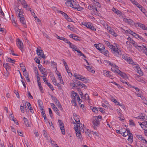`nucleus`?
I'll return each instance as SVG.
<instances>
[{
	"label": "nucleus",
	"mask_w": 147,
	"mask_h": 147,
	"mask_svg": "<svg viewBox=\"0 0 147 147\" xmlns=\"http://www.w3.org/2000/svg\"><path fill=\"white\" fill-rule=\"evenodd\" d=\"M81 127H78V125H76V126L74 127L75 129L76 134L77 136L78 137H80L81 136L80 132H84V131L83 127H82V125L80 124Z\"/></svg>",
	"instance_id": "obj_1"
},
{
	"label": "nucleus",
	"mask_w": 147,
	"mask_h": 147,
	"mask_svg": "<svg viewBox=\"0 0 147 147\" xmlns=\"http://www.w3.org/2000/svg\"><path fill=\"white\" fill-rule=\"evenodd\" d=\"M19 18L20 22L23 24V26L26 28L27 27L26 25V24L25 20L24 17V16L23 15V10L20 9L19 10Z\"/></svg>",
	"instance_id": "obj_2"
},
{
	"label": "nucleus",
	"mask_w": 147,
	"mask_h": 147,
	"mask_svg": "<svg viewBox=\"0 0 147 147\" xmlns=\"http://www.w3.org/2000/svg\"><path fill=\"white\" fill-rule=\"evenodd\" d=\"M82 24L87 27V28H89L92 30H96V29L95 27L93 26L92 24L90 22H82Z\"/></svg>",
	"instance_id": "obj_3"
},
{
	"label": "nucleus",
	"mask_w": 147,
	"mask_h": 147,
	"mask_svg": "<svg viewBox=\"0 0 147 147\" xmlns=\"http://www.w3.org/2000/svg\"><path fill=\"white\" fill-rule=\"evenodd\" d=\"M111 50L113 51V52L114 54L117 56L118 57L122 54L120 50L118 49L117 47H115V46H114V47H113Z\"/></svg>",
	"instance_id": "obj_4"
},
{
	"label": "nucleus",
	"mask_w": 147,
	"mask_h": 147,
	"mask_svg": "<svg viewBox=\"0 0 147 147\" xmlns=\"http://www.w3.org/2000/svg\"><path fill=\"white\" fill-rule=\"evenodd\" d=\"M40 49L41 48L40 47H39L38 48H37L36 49L37 54L38 56L45 59L46 57H45L43 50Z\"/></svg>",
	"instance_id": "obj_5"
},
{
	"label": "nucleus",
	"mask_w": 147,
	"mask_h": 147,
	"mask_svg": "<svg viewBox=\"0 0 147 147\" xmlns=\"http://www.w3.org/2000/svg\"><path fill=\"white\" fill-rule=\"evenodd\" d=\"M42 76L43 77V79L44 82L48 86L49 88L50 89H51L52 91L54 90V88H53V86L52 85H51V83L48 82V80H47V78L46 77L44 76Z\"/></svg>",
	"instance_id": "obj_6"
},
{
	"label": "nucleus",
	"mask_w": 147,
	"mask_h": 147,
	"mask_svg": "<svg viewBox=\"0 0 147 147\" xmlns=\"http://www.w3.org/2000/svg\"><path fill=\"white\" fill-rule=\"evenodd\" d=\"M94 46L101 53H102V50L104 49V46L100 44H94Z\"/></svg>",
	"instance_id": "obj_7"
},
{
	"label": "nucleus",
	"mask_w": 147,
	"mask_h": 147,
	"mask_svg": "<svg viewBox=\"0 0 147 147\" xmlns=\"http://www.w3.org/2000/svg\"><path fill=\"white\" fill-rule=\"evenodd\" d=\"M78 76L79 77H78L76 78L77 79L80 80L84 83L88 82L89 80L88 79H87L85 77H84L81 75H79Z\"/></svg>",
	"instance_id": "obj_8"
},
{
	"label": "nucleus",
	"mask_w": 147,
	"mask_h": 147,
	"mask_svg": "<svg viewBox=\"0 0 147 147\" xmlns=\"http://www.w3.org/2000/svg\"><path fill=\"white\" fill-rule=\"evenodd\" d=\"M92 123L94 126H98L99 124V120L97 117L94 118L93 121Z\"/></svg>",
	"instance_id": "obj_9"
},
{
	"label": "nucleus",
	"mask_w": 147,
	"mask_h": 147,
	"mask_svg": "<svg viewBox=\"0 0 147 147\" xmlns=\"http://www.w3.org/2000/svg\"><path fill=\"white\" fill-rule=\"evenodd\" d=\"M17 45L19 48L21 50L23 49L24 47V45L23 43L20 40L18 39L17 43Z\"/></svg>",
	"instance_id": "obj_10"
},
{
	"label": "nucleus",
	"mask_w": 147,
	"mask_h": 147,
	"mask_svg": "<svg viewBox=\"0 0 147 147\" xmlns=\"http://www.w3.org/2000/svg\"><path fill=\"white\" fill-rule=\"evenodd\" d=\"M123 21L129 24H132L134 23L133 21L131 19L125 18L123 19Z\"/></svg>",
	"instance_id": "obj_11"
},
{
	"label": "nucleus",
	"mask_w": 147,
	"mask_h": 147,
	"mask_svg": "<svg viewBox=\"0 0 147 147\" xmlns=\"http://www.w3.org/2000/svg\"><path fill=\"white\" fill-rule=\"evenodd\" d=\"M76 83L78 86H80L82 88H84L85 89L87 88V86L80 81H77V82H76Z\"/></svg>",
	"instance_id": "obj_12"
},
{
	"label": "nucleus",
	"mask_w": 147,
	"mask_h": 147,
	"mask_svg": "<svg viewBox=\"0 0 147 147\" xmlns=\"http://www.w3.org/2000/svg\"><path fill=\"white\" fill-rule=\"evenodd\" d=\"M107 30H109V32L110 34L112 35L113 36L116 37L117 36V34L114 31L113 29L111 30L110 27L108 26L107 27Z\"/></svg>",
	"instance_id": "obj_13"
},
{
	"label": "nucleus",
	"mask_w": 147,
	"mask_h": 147,
	"mask_svg": "<svg viewBox=\"0 0 147 147\" xmlns=\"http://www.w3.org/2000/svg\"><path fill=\"white\" fill-rule=\"evenodd\" d=\"M74 118L76 122L78 123L80 122V120L79 119V116L77 115L76 113H74L73 114Z\"/></svg>",
	"instance_id": "obj_14"
},
{
	"label": "nucleus",
	"mask_w": 147,
	"mask_h": 147,
	"mask_svg": "<svg viewBox=\"0 0 147 147\" xmlns=\"http://www.w3.org/2000/svg\"><path fill=\"white\" fill-rule=\"evenodd\" d=\"M38 105L39 106V109L40 110H43V104L42 101L40 100H38Z\"/></svg>",
	"instance_id": "obj_15"
},
{
	"label": "nucleus",
	"mask_w": 147,
	"mask_h": 147,
	"mask_svg": "<svg viewBox=\"0 0 147 147\" xmlns=\"http://www.w3.org/2000/svg\"><path fill=\"white\" fill-rule=\"evenodd\" d=\"M9 64L7 63H3V66L5 68L6 70L8 71V70L10 69V67L9 65Z\"/></svg>",
	"instance_id": "obj_16"
},
{
	"label": "nucleus",
	"mask_w": 147,
	"mask_h": 147,
	"mask_svg": "<svg viewBox=\"0 0 147 147\" xmlns=\"http://www.w3.org/2000/svg\"><path fill=\"white\" fill-rule=\"evenodd\" d=\"M111 100L117 105H119L120 106L122 107H124V105H123L120 104V103L114 98L112 97L111 99Z\"/></svg>",
	"instance_id": "obj_17"
},
{
	"label": "nucleus",
	"mask_w": 147,
	"mask_h": 147,
	"mask_svg": "<svg viewBox=\"0 0 147 147\" xmlns=\"http://www.w3.org/2000/svg\"><path fill=\"white\" fill-rule=\"evenodd\" d=\"M136 68L137 69L136 71L137 73H138L141 76H142L143 75V73L142 71L141 70V69L138 66L136 65Z\"/></svg>",
	"instance_id": "obj_18"
},
{
	"label": "nucleus",
	"mask_w": 147,
	"mask_h": 147,
	"mask_svg": "<svg viewBox=\"0 0 147 147\" xmlns=\"http://www.w3.org/2000/svg\"><path fill=\"white\" fill-rule=\"evenodd\" d=\"M145 115L144 114L141 113L139 116L136 117V118L138 119H141L142 121H144L145 119Z\"/></svg>",
	"instance_id": "obj_19"
},
{
	"label": "nucleus",
	"mask_w": 147,
	"mask_h": 147,
	"mask_svg": "<svg viewBox=\"0 0 147 147\" xmlns=\"http://www.w3.org/2000/svg\"><path fill=\"white\" fill-rule=\"evenodd\" d=\"M137 24L139 27L142 28V29L147 30V27H146L145 25L144 24L140 23H138Z\"/></svg>",
	"instance_id": "obj_20"
},
{
	"label": "nucleus",
	"mask_w": 147,
	"mask_h": 147,
	"mask_svg": "<svg viewBox=\"0 0 147 147\" xmlns=\"http://www.w3.org/2000/svg\"><path fill=\"white\" fill-rule=\"evenodd\" d=\"M69 47L73 49V51H77L78 50L76 47L74 45L72 44L71 42H69Z\"/></svg>",
	"instance_id": "obj_21"
},
{
	"label": "nucleus",
	"mask_w": 147,
	"mask_h": 147,
	"mask_svg": "<svg viewBox=\"0 0 147 147\" xmlns=\"http://www.w3.org/2000/svg\"><path fill=\"white\" fill-rule=\"evenodd\" d=\"M73 3H74V0H73V1H68L65 2V4L67 6H69L72 7V5Z\"/></svg>",
	"instance_id": "obj_22"
},
{
	"label": "nucleus",
	"mask_w": 147,
	"mask_h": 147,
	"mask_svg": "<svg viewBox=\"0 0 147 147\" xmlns=\"http://www.w3.org/2000/svg\"><path fill=\"white\" fill-rule=\"evenodd\" d=\"M86 66V68L88 69V71L92 73H94L95 71L93 70L92 67L90 66Z\"/></svg>",
	"instance_id": "obj_23"
},
{
	"label": "nucleus",
	"mask_w": 147,
	"mask_h": 147,
	"mask_svg": "<svg viewBox=\"0 0 147 147\" xmlns=\"http://www.w3.org/2000/svg\"><path fill=\"white\" fill-rule=\"evenodd\" d=\"M105 44L107 46L109 47L111 50H112L113 47H114V46L111 44L108 41L105 42Z\"/></svg>",
	"instance_id": "obj_24"
},
{
	"label": "nucleus",
	"mask_w": 147,
	"mask_h": 147,
	"mask_svg": "<svg viewBox=\"0 0 147 147\" xmlns=\"http://www.w3.org/2000/svg\"><path fill=\"white\" fill-rule=\"evenodd\" d=\"M55 103L57 106L58 107L59 109L61 111H63V109L59 100H58V101H57V103Z\"/></svg>",
	"instance_id": "obj_25"
},
{
	"label": "nucleus",
	"mask_w": 147,
	"mask_h": 147,
	"mask_svg": "<svg viewBox=\"0 0 147 147\" xmlns=\"http://www.w3.org/2000/svg\"><path fill=\"white\" fill-rule=\"evenodd\" d=\"M60 127L62 134L63 135H65V131L63 125H60Z\"/></svg>",
	"instance_id": "obj_26"
},
{
	"label": "nucleus",
	"mask_w": 147,
	"mask_h": 147,
	"mask_svg": "<svg viewBox=\"0 0 147 147\" xmlns=\"http://www.w3.org/2000/svg\"><path fill=\"white\" fill-rule=\"evenodd\" d=\"M23 120L24 122V123L26 125V126L27 127H29L30 124L27 119L24 117L23 118Z\"/></svg>",
	"instance_id": "obj_27"
},
{
	"label": "nucleus",
	"mask_w": 147,
	"mask_h": 147,
	"mask_svg": "<svg viewBox=\"0 0 147 147\" xmlns=\"http://www.w3.org/2000/svg\"><path fill=\"white\" fill-rule=\"evenodd\" d=\"M127 62L129 64H132L133 65H134L135 64V63L133 61L132 59L130 58L129 57L127 58Z\"/></svg>",
	"instance_id": "obj_28"
},
{
	"label": "nucleus",
	"mask_w": 147,
	"mask_h": 147,
	"mask_svg": "<svg viewBox=\"0 0 147 147\" xmlns=\"http://www.w3.org/2000/svg\"><path fill=\"white\" fill-rule=\"evenodd\" d=\"M90 109L92 110L93 112H94L95 113H97L98 112V109L96 107H91Z\"/></svg>",
	"instance_id": "obj_29"
},
{
	"label": "nucleus",
	"mask_w": 147,
	"mask_h": 147,
	"mask_svg": "<svg viewBox=\"0 0 147 147\" xmlns=\"http://www.w3.org/2000/svg\"><path fill=\"white\" fill-rule=\"evenodd\" d=\"M110 72L109 71H107L106 70H105L103 71V73L104 76L107 77L109 76Z\"/></svg>",
	"instance_id": "obj_30"
},
{
	"label": "nucleus",
	"mask_w": 147,
	"mask_h": 147,
	"mask_svg": "<svg viewBox=\"0 0 147 147\" xmlns=\"http://www.w3.org/2000/svg\"><path fill=\"white\" fill-rule=\"evenodd\" d=\"M21 3L22 5H23L24 7L26 8L28 7V5L26 3L24 0H22L21 1Z\"/></svg>",
	"instance_id": "obj_31"
},
{
	"label": "nucleus",
	"mask_w": 147,
	"mask_h": 147,
	"mask_svg": "<svg viewBox=\"0 0 147 147\" xmlns=\"http://www.w3.org/2000/svg\"><path fill=\"white\" fill-rule=\"evenodd\" d=\"M41 111H42V117L44 118V119L45 120H46L47 119L46 115L45 113V111H44V109H43V110H40Z\"/></svg>",
	"instance_id": "obj_32"
},
{
	"label": "nucleus",
	"mask_w": 147,
	"mask_h": 147,
	"mask_svg": "<svg viewBox=\"0 0 147 147\" xmlns=\"http://www.w3.org/2000/svg\"><path fill=\"white\" fill-rule=\"evenodd\" d=\"M79 4L77 3H73L72 5V7L74 9H76L78 6H79Z\"/></svg>",
	"instance_id": "obj_33"
},
{
	"label": "nucleus",
	"mask_w": 147,
	"mask_h": 147,
	"mask_svg": "<svg viewBox=\"0 0 147 147\" xmlns=\"http://www.w3.org/2000/svg\"><path fill=\"white\" fill-rule=\"evenodd\" d=\"M6 61H7L12 63H14L15 61L12 60L10 58H7L6 59Z\"/></svg>",
	"instance_id": "obj_34"
},
{
	"label": "nucleus",
	"mask_w": 147,
	"mask_h": 147,
	"mask_svg": "<svg viewBox=\"0 0 147 147\" xmlns=\"http://www.w3.org/2000/svg\"><path fill=\"white\" fill-rule=\"evenodd\" d=\"M76 51L79 54L78 55H79L80 56H82L85 58H86V56L83 53H82L78 49Z\"/></svg>",
	"instance_id": "obj_35"
},
{
	"label": "nucleus",
	"mask_w": 147,
	"mask_h": 147,
	"mask_svg": "<svg viewBox=\"0 0 147 147\" xmlns=\"http://www.w3.org/2000/svg\"><path fill=\"white\" fill-rule=\"evenodd\" d=\"M112 10L118 15L120 14L121 13L120 11L114 8H113Z\"/></svg>",
	"instance_id": "obj_36"
},
{
	"label": "nucleus",
	"mask_w": 147,
	"mask_h": 147,
	"mask_svg": "<svg viewBox=\"0 0 147 147\" xmlns=\"http://www.w3.org/2000/svg\"><path fill=\"white\" fill-rule=\"evenodd\" d=\"M40 71L41 72V74L44 75H45V69L44 68L42 67L41 69H40Z\"/></svg>",
	"instance_id": "obj_37"
},
{
	"label": "nucleus",
	"mask_w": 147,
	"mask_h": 147,
	"mask_svg": "<svg viewBox=\"0 0 147 147\" xmlns=\"http://www.w3.org/2000/svg\"><path fill=\"white\" fill-rule=\"evenodd\" d=\"M78 94L74 91H72L71 95V96L74 98H76L77 96H78Z\"/></svg>",
	"instance_id": "obj_38"
},
{
	"label": "nucleus",
	"mask_w": 147,
	"mask_h": 147,
	"mask_svg": "<svg viewBox=\"0 0 147 147\" xmlns=\"http://www.w3.org/2000/svg\"><path fill=\"white\" fill-rule=\"evenodd\" d=\"M140 124L142 128L143 127L142 126H145L147 128V121L144 122L142 123H140Z\"/></svg>",
	"instance_id": "obj_39"
},
{
	"label": "nucleus",
	"mask_w": 147,
	"mask_h": 147,
	"mask_svg": "<svg viewBox=\"0 0 147 147\" xmlns=\"http://www.w3.org/2000/svg\"><path fill=\"white\" fill-rule=\"evenodd\" d=\"M129 138H128V140L130 141L131 142H133V135L132 134H130L129 136Z\"/></svg>",
	"instance_id": "obj_40"
},
{
	"label": "nucleus",
	"mask_w": 147,
	"mask_h": 147,
	"mask_svg": "<svg viewBox=\"0 0 147 147\" xmlns=\"http://www.w3.org/2000/svg\"><path fill=\"white\" fill-rule=\"evenodd\" d=\"M74 37L73 38V39L77 41H79L80 40V38L79 37H78L75 34Z\"/></svg>",
	"instance_id": "obj_41"
},
{
	"label": "nucleus",
	"mask_w": 147,
	"mask_h": 147,
	"mask_svg": "<svg viewBox=\"0 0 147 147\" xmlns=\"http://www.w3.org/2000/svg\"><path fill=\"white\" fill-rule=\"evenodd\" d=\"M20 67H21L23 73H24V71H26V69H25V67L23 64H20Z\"/></svg>",
	"instance_id": "obj_42"
},
{
	"label": "nucleus",
	"mask_w": 147,
	"mask_h": 147,
	"mask_svg": "<svg viewBox=\"0 0 147 147\" xmlns=\"http://www.w3.org/2000/svg\"><path fill=\"white\" fill-rule=\"evenodd\" d=\"M106 61L107 63L109 64V65H111V66L115 65V68H117L118 67L117 66L115 65L114 63H111V62L109 61Z\"/></svg>",
	"instance_id": "obj_43"
},
{
	"label": "nucleus",
	"mask_w": 147,
	"mask_h": 147,
	"mask_svg": "<svg viewBox=\"0 0 147 147\" xmlns=\"http://www.w3.org/2000/svg\"><path fill=\"white\" fill-rule=\"evenodd\" d=\"M53 110L59 116L60 115V114L59 112V110H58L57 107L53 109Z\"/></svg>",
	"instance_id": "obj_44"
},
{
	"label": "nucleus",
	"mask_w": 147,
	"mask_h": 147,
	"mask_svg": "<svg viewBox=\"0 0 147 147\" xmlns=\"http://www.w3.org/2000/svg\"><path fill=\"white\" fill-rule=\"evenodd\" d=\"M38 86L41 92H42V91H43V88L41 85L40 82H38Z\"/></svg>",
	"instance_id": "obj_45"
},
{
	"label": "nucleus",
	"mask_w": 147,
	"mask_h": 147,
	"mask_svg": "<svg viewBox=\"0 0 147 147\" xmlns=\"http://www.w3.org/2000/svg\"><path fill=\"white\" fill-rule=\"evenodd\" d=\"M102 53L104 54V55H107L109 53V51H108L105 49V48L104 47V50H102Z\"/></svg>",
	"instance_id": "obj_46"
},
{
	"label": "nucleus",
	"mask_w": 147,
	"mask_h": 147,
	"mask_svg": "<svg viewBox=\"0 0 147 147\" xmlns=\"http://www.w3.org/2000/svg\"><path fill=\"white\" fill-rule=\"evenodd\" d=\"M48 109L49 111V114H50V116L52 118V117L53 116L52 111L50 108H49Z\"/></svg>",
	"instance_id": "obj_47"
},
{
	"label": "nucleus",
	"mask_w": 147,
	"mask_h": 147,
	"mask_svg": "<svg viewBox=\"0 0 147 147\" xmlns=\"http://www.w3.org/2000/svg\"><path fill=\"white\" fill-rule=\"evenodd\" d=\"M92 10H93V11L95 13H97L98 11L97 10L96 7L93 5H92Z\"/></svg>",
	"instance_id": "obj_48"
},
{
	"label": "nucleus",
	"mask_w": 147,
	"mask_h": 147,
	"mask_svg": "<svg viewBox=\"0 0 147 147\" xmlns=\"http://www.w3.org/2000/svg\"><path fill=\"white\" fill-rule=\"evenodd\" d=\"M51 97L52 98V99L55 101V103H57V102L58 101V100L56 97L53 96H51Z\"/></svg>",
	"instance_id": "obj_49"
},
{
	"label": "nucleus",
	"mask_w": 147,
	"mask_h": 147,
	"mask_svg": "<svg viewBox=\"0 0 147 147\" xmlns=\"http://www.w3.org/2000/svg\"><path fill=\"white\" fill-rule=\"evenodd\" d=\"M130 43H132L136 48H137V46H138V45L135 44V42L134 40H133Z\"/></svg>",
	"instance_id": "obj_50"
},
{
	"label": "nucleus",
	"mask_w": 147,
	"mask_h": 147,
	"mask_svg": "<svg viewBox=\"0 0 147 147\" xmlns=\"http://www.w3.org/2000/svg\"><path fill=\"white\" fill-rule=\"evenodd\" d=\"M94 4L96 5L97 6L99 7H101V5L98 2H96V3H94Z\"/></svg>",
	"instance_id": "obj_51"
},
{
	"label": "nucleus",
	"mask_w": 147,
	"mask_h": 147,
	"mask_svg": "<svg viewBox=\"0 0 147 147\" xmlns=\"http://www.w3.org/2000/svg\"><path fill=\"white\" fill-rule=\"evenodd\" d=\"M12 22L14 26H16V23L15 21V19L14 18H13L12 20Z\"/></svg>",
	"instance_id": "obj_52"
},
{
	"label": "nucleus",
	"mask_w": 147,
	"mask_h": 147,
	"mask_svg": "<svg viewBox=\"0 0 147 147\" xmlns=\"http://www.w3.org/2000/svg\"><path fill=\"white\" fill-rule=\"evenodd\" d=\"M76 9H77L78 11H80L82 10L83 9V8L80 6L79 5L78 6L77 8Z\"/></svg>",
	"instance_id": "obj_53"
},
{
	"label": "nucleus",
	"mask_w": 147,
	"mask_h": 147,
	"mask_svg": "<svg viewBox=\"0 0 147 147\" xmlns=\"http://www.w3.org/2000/svg\"><path fill=\"white\" fill-rule=\"evenodd\" d=\"M137 137H138V138L140 140H144V138L143 137H142V136L141 135L138 136H137Z\"/></svg>",
	"instance_id": "obj_54"
},
{
	"label": "nucleus",
	"mask_w": 147,
	"mask_h": 147,
	"mask_svg": "<svg viewBox=\"0 0 147 147\" xmlns=\"http://www.w3.org/2000/svg\"><path fill=\"white\" fill-rule=\"evenodd\" d=\"M139 9L143 13L145 14V10L144 9L142 6L140 7V8H139Z\"/></svg>",
	"instance_id": "obj_55"
},
{
	"label": "nucleus",
	"mask_w": 147,
	"mask_h": 147,
	"mask_svg": "<svg viewBox=\"0 0 147 147\" xmlns=\"http://www.w3.org/2000/svg\"><path fill=\"white\" fill-rule=\"evenodd\" d=\"M20 109L22 113H24V107L21 105L20 106Z\"/></svg>",
	"instance_id": "obj_56"
},
{
	"label": "nucleus",
	"mask_w": 147,
	"mask_h": 147,
	"mask_svg": "<svg viewBox=\"0 0 147 147\" xmlns=\"http://www.w3.org/2000/svg\"><path fill=\"white\" fill-rule=\"evenodd\" d=\"M42 133L43 135V136H44L45 137L47 138V133L46 131L45 130H43Z\"/></svg>",
	"instance_id": "obj_57"
},
{
	"label": "nucleus",
	"mask_w": 147,
	"mask_h": 147,
	"mask_svg": "<svg viewBox=\"0 0 147 147\" xmlns=\"http://www.w3.org/2000/svg\"><path fill=\"white\" fill-rule=\"evenodd\" d=\"M137 49H138V50H144V47H142L141 46H139L138 45V46H137Z\"/></svg>",
	"instance_id": "obj_58"
},
{
	"label": "nucleus",
	"mask_w": 147,
	"mask_h": 147,
	"mask_svg": "<svg viewBox=\"0 0 147 147\" xmlns=\"http://www.w3.org/2000/svg\"><path fill=\"white\" fill-rule=\"evenodd\" d=\"M34 60L35 61V62L39 64L40 63V60L38 59V58H35L34 59Z\"/></svg>",
	"instance_id": "obj_59"
},
{
	"label": "nucleus",
	"mask_w": 147,
	"mask_h": 147,
	"mask_svg": "<svg viewBox=\"0 0 147 147\" xmlns=\"http://www.w3.org/2000/svg\"><path fill=\"white\" fill-rule=\"evenodd\" d=\"M99 111L102 113H104L105 112V109L102 108H99Z\"/></svg>",
	"instance_id": "obj_60"
},
{
	"label": "nucleus",
	"mask_w": 147,
	"mask_h": 147,
	"mask_svg": "<svg viewBox=\"0 0 147 147\" xmlns=\"http://www.w3.org/2000/svg\"><path fill=\"white\" fill-rule=\"evenodd\" d=\"M59 12L62 15L64 16V17H65V16H66V15H67L65 13L61 11H59Z\"/></svg>",
	"instance_id": "obj_61"
},
{
	"label": "nucleus",
	"mask_w": 147,
	"mask_h": 147,
	"mask_svg": "<svg viewBox=\"0 0 147 147\" xmlns=\"http://www.w3.org/2000/svg\"><path fill=\"white\" fill-rule=\"evenodd\" d=\"M129 124L132 125H135L133 121L132 120H131L129 121Z\"/></svg>",
	"instance_id": "obj_62"
},
{
	"label": "nucleus",
	"mask_w": 147,
	"mask_h": 147,
	"mask_svg": "<svg viewBox=\"0 0 147 147\" xmlns=\"http://www.w3.org/2000/svg\"><path fill=\"white\" fill-rule=\"evenodd\" d=\"M14 93L16 94V96L18 98H20V96L18 92L16 90L14 91Z\"/></svg>",
	"instance_id": "obj_63"
},
{
	"label": "nucleus",
	"mask_w": 147,
	"mask_h": 147,
	"mask_svg": "<svg viewBox=\"0 0 147 147\" xmlns=\"http://www.w3.org/2000/svg\"><path fill=\"white\" fill-rule=\"evenodd\" d=\"M119 75L121 77L123 78H125L126 76V74L125 73L122 72L121 73H120Z\"/></svg>",
	"instance_id": "obj_64"
}]
</instances>
